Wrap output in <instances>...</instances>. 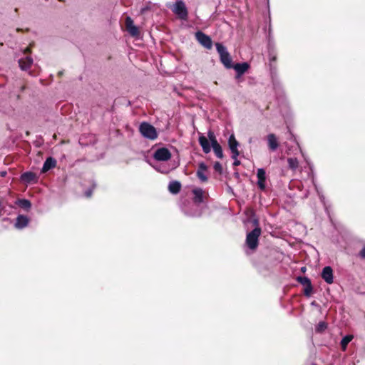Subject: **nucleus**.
<instances>
[{
	"label": "nucleus",
	"mask_w": 365,
	"mask_h": 365,
	"mask_svg": "<svg viewBox=\"0 0 365 365\" xmlns=\"http://www.w3.org/2000/svg\"><path fill=\"white\" fill-rule=\"evenodd\" d=\"M139 130L141 135L150 140H155L158 138V133L154 126L148 123L143 122L140 125Z\"/></svg>",
	"instance_id": "1"
},
{
	"label": "nucleus",
	"mask_w": 365,
	"mask_h": 365,
	"mask_svg": "<svg viewBox=\"0 0 365 365\" xmlns=\"http://www.w3.org/2000/svg\"><path fill=\"white\" fill-rule=\"evenodd\" d=\"M260 235L261 229L258 227L247 235L246 244L250 249L254 250L257 247Z\"/></svg>",
	"instance_id": "2"
},
{
	"label": "nucleus",
	"mask_w": 365,
	"mask_h": 365,
	"mask_svg": "<svg viewBox=\"0 0 365 365\" xmlns=\"http://www.w3.org/2000/svg\"><path fill=\"white\" fill-rule=\"evenodd\" d=\"M195 37L197 41L205 48L207 49H210L212 48V43L209 36L202 31H197L195 33Z\"/></svg>",
	"instance_id": "3"
},
{
	"label": "nucleus",
	"mask_w": 365,
	"mask_h": 365,
	"mask_svg": "<svg viewBox=\"0 0 365 365\" xmlns=\"http://www.w3.org/2000/svg\"><path fill=\"white\" fill-rule=\"evenodd\" d=\"M153 157L158 161H167L170 159L171 153L168 149L162 148L155 152Z\"/></svg>",
	"instance_id": "4"
},
{
	"label": "nucleus",
	"mask_w": 365,
	"mask_h": 365,
	"mask_svg": "<svg viewBox=\"0 0 365 365\" xmlns=\"http://www.w3.org/2000/svg\"><path fill=\"white\" fill-rule=\"evenodd\" d=\"M173 12L178 15L181 19H186L187 16V11L185 4L181 1H177L173 6Z\"/></svg>",
	"instance_id": "5"
},
{
	"label": "nucleus",
	"mask_w": 365,
	"mask_h": 365,
	"mask_svg": "<svg viewBox=\"0 0 365 365\" xmlns=\"http://www.w3.org/2000/svg\"><path fill=\"white\" fill-rule=\"evenodd\" d=\"M228 144H229L230 149L232 154V158L233 159H236L240 154V153L238 151V148H237L239 143L237 141V140L235 139V137L234 135H231L230 136L229 140H228Z\"/></svg>",
	"instance_id": "6"
},
{
	"label": "nucleus",
	"mask_w": 365,
	"mask_h": 365,
	"mask_svg": "<svg viewBox=\"0 0 365 365\" xmlns=\"http://www.w3.org/2000/svg\"><path fill=\"white\" fill-rule=\"evenodd\" d=\"M125 26L127 31L132 36H137L139 34V30L133 24V21L129 16L125 19Z\"/></svg>",
	"instance_id": "7"
},
{
	"label": "nucleus",
	"mask_w": 365,
	"mask_h": 365,
	"mask_svg": "<svg viewBox=\"0 0 365 365\" xmlns=\"http://www.w3.org/2000/svg\"><path fill=\"white\" fill-rule=\"evenodd\" d=\"M322 277L327 284H332L333 279V270L331 267H325L322 272Z\"/></svg>",
	"instance_id": "8"
},
{
	"label": "nucleus",
	"mask_w": 365,
	"mask_h": 365,
	"mask_svg": "<svg viewBox=\"0 0 365 365\" xmlns=\"http://www.w3.org/2000/svg\"><path fill=\"white\" fill-rule=\"evenodd\" d=\"M257 176L258 178L257 185L261 190H264L266 187V173L263 168H259L257 170Z\"/></svg>",
	"instance_id": "9"
},
{
	"label": "nucleus",
	"mask_w": 365,
	"mask_h": 365,
	"mask_svg": "<svg viewBox=\"0 0 365 365\" xmlns=\"http://www.w3.org/2000/svg\"><path fill=\"white\" fill-rule=\"evenodd\" d=\"M207 172V166L204 163H201L199 164L198 170L196 173L197 178L202 182H206L207 180V177L206 175Z\"/></svg>",
	"instance_id": "10"
},
{
	"label": "nucleus",
	"mask_w": 365,
	"mask_h": 365,
	"mask_svg": "<svg viewBox=\"0 0 365 365\" xmlns=\"http://www.w3.org/2000/svg\"><path fill=\"white\" fill-rule=\"evenodd\" d=\"M267 138L269 148L272 151L276 150L279 146V143L276 135L271 133L267 135Z\"/></svg>",
	"instance_id": "11"
},
{
	"label": "nucleus",
	"mask_w": 365,
	"mask_h": 365,
	"mask_svg": "<svg viewBox=\"0 0 365 365\" xmlns=\"http://www.w3.org/2000/svg\"><path fill=\"white\" fill-rule=\"evenodd\" d=\"M21 180L26 183H31L36 181V175L32 172H26L21 175Z\"/></svg>",
	"instance_id": "12"
},
{
	"label": "nucleus",
	"mask_w": 365,
	"mask_h": 365,
	"mask_svg": "<svg viewBox=\"0 0 365 365\" xmlns=\"http://www.w3.org/2000/svg\"><path fill=\"white\" fill-rule=\"evenodd\" d=\"M33 63V59L31 57H26L24 58H21L19 61V64L21 70L26 71L28 70Z\"/></svg>",
	"instance_id": "13"
},
{
	"label": "nucleus",
	"mask_w": 365,
	"mask_h": 365,
	"mask_svg": "<svg viewBox=\"0 0 365 365\" xmlns=\"http://www.w3.org/2000/svg\"><path fill=\"white\" fill-rule=\"evenodd\" d=\"M199 143L201 145L202 150L205 153H208L211 150V147L209 143V140L206 137L203 135H200L199 138Z\"/></svg>",
	"instance_id": "14"
},
{
	"label": "nucleus",
	"mask_w": 365,
	"mask_h": 365,
	"mask_svg": "<svg viewBox=\"0 0 365 365\" xmlns=\"http://www.w3.org/2000/svg\"><path fill=\"white\" fill-rule=\"evenodd\" d=\"M29 223V219L27 217L24 215H19L16 218V221L15 223V227L18 229H22L27 226Z\"/></svg>",
	"instance_id": "15"
},
{
	"label": "nucleus",
	"mask_w": 365,
	"mask_h": 365,
	"mask_svg": "<svg viewBox=\"0 0 365 365\" xmlns=\"http://www.w3.org/2000/svg\"><path fill=\"white\" fill-rule=\"evenodd\" d=\"M56 161L53 158H48L46 160V161L44 162V164H43V166L42 168V171L46 172L48 170H50L51 168H54L56 166Z\"/></svg>",
	"instance_id": "16"
},
{
	"label": "nucleus",
	"mask_w": 365,
	"mask_h": 365,
	"mask_svg": "<svg viewBox=\"0 0 365 365\" xmlns=\"http://www.w3.org/2000/svg\"><path fill=\"white\" fill-rule=\"evenodd\" d=\"M181 184L178 181L170 182L168 185L169 191L173 194H177L180 192Z\"/></svg>",
	"instance_id": "17"
},
{
	"label": "nucleus",
	"mask_w": 365,
	"mask_h": 365,
	"mask_svg": "<svg viewBox=\"0 0 365 365\" xmlns=\"http://www.w3.org/2000/svg\"><path fill=\"white\" fill-rule=\"evenodd\" d=\"M235 70L240 74H242L249 68L247 63H237L234 66Z\"/></svg>",
	"instance_id": "18"
},
{
	"label": "nucleus",
	"mask_w": 365,
	"mask_h": 365,
	"mask_svg": "<svg viewBox=\"0 0 365 365\" xmlns=\"http://www.w3.org/2000/svg\"><path fill=\"white\" fill-rule=\"evenodd\" d=\"M220 61L221 62L223 63V65L226 67V68H231L232 67V59H231V57L230 56V53H228L227 54L222 56L220 58Z\"/></svg>",
	"instance_id": "19"
},
{
	"label": "nucleus",
	"mask_w": 365,
	"mask_h": 365,
	"mask_svg": "<svg viewBox=\"0 0 365 365\" xmlns=\"http://www.w3.org/2000/svg\"><path fill=\"white\" fill-rule=\"evenodd\" d=\"M193 194L195 195V200L197 202L202 201L203 191L200 188H196L193 190Z\"/></svg>",
	"instance_id": "20"
},
{
	"label": "nucleus",
	"mask_w": 365,
	"mask_h": 365,
	"mask_svg": "<svg viewBox=\"0 0 365 365\" xmlns=\"http://www.w3.org/2000/svg\"><path fill=\"white\" fill-rule=\"evenodd\" d=\"M212 147L216 156L219 158H222L223 153L220 145L219 143H215Z\"/></svg>",
	"instance_id": "21"
},
{
	"label": "nucleus",
	"mask_w": 365,
	"mask_h": 365,
	"mask_svg": "<svg viewBox=\"0 0 365 365\" xmlns=\"http://www.w3.org/2000/svg\"><path fill=\"white\" fill-rule=\"evenodd\" d=\"M215 46H216V49H217L218 53L220 54V58L228 53L226 48L221 43H217L215 44Z\"/></svg>",
	"instance_id": "22"
},
{
	"label": "nucleus",
	"mask_w": 365,
	"mask_h": 365,
	"mask_svg": "<svg viewBox=\"0 0 365 365\" xmlns=\"http://www.w3.org/2000/svg\"><path fill=\"white\" fill-rule=\"evenodd\" d=\"M215 46H216V49H217L218 53L220 54V58L228 53L226 48L221 43H217L215 44Z\"/></svg>",
	"instance_id": "23"
},
{
	"label": "nucleus",
	"mask_w": 365,
	"mask_h": 365,
	"mask_svg": "<svg viewBox=\"0 0 365 365\" xmlns=\"http://www.w3.org/2000/svg\"><path fill=\"white\" fill-rule=\"evenodd\" d=\"M352 339H353V336L346 335L341 339V348L343 350H345L346 349V346L352 340Z\"/></svg>",
	"instance_id": "24"
},
{
	"label": "nucleus",
	"mask_w": 365,
	"mask_h": 365,
	"mask_svg": "<svg viewBox=\"0 0 365 365\" xmlns=\"http://www.w3.org/2000/svg\"><path fill=\"white\" fill-rule=\"evenodd\" d=\"M287 162L289 164V167L291 169L295 170L297 168L299 163H298V160H297V158H288Z\"/></svg>",
	"instance_id": "25"
},
{
	"label": "nucleus",
	"mask_w": 365,
	"mask_h": 365,
	"mask_svg": "<svg viewBox=\"0 0 365 365\" xmlns=\"http://www.w3.org/2000/svg\"><path fill=\"white\" fill-rule=\"evenodd\" d=\"M297 280L299 282H300L304 287L311 284V282H310L309 279L306 277H299L297 278Z\"/></svg>",
	"instance_id": "26"
},
{
	"label": "nucleus",
	"mask_w": 365,
	"mask_h": 365,
	"mask_svg": "<svg viewBox=\"0 0 365 365\" xmlns=\"http://www.w3.org/2000/svg\"><path fill=\"white\" fill-rule=\"evenodd\" d=\"M19 205L23 208L29 209L31 207V204L29 200L23 199L19 200Z\"/></svg>",
	"instance_id": "27"
},
{
	"label": "nucleus",
	"mask_w": 365,
	"mask_h": 365,
	"mask_svg": "<svg viewBox=\"0 0 365 365\" xmlns=\"http://www.w3.org/2000/svg\"><path fill=\"white\" fill-rule=\"evenodd\" d=\"M207 135L212 145H215V143H218L212 131H209Z\"/></svg>",
	"instance_id": "28"
},
{
	"label": "nucleus",
	"mask_w": 365,
	"mask_h": 365,
	"mask_svg": "<svg viewBox=\"0 0 365 365\" xmlns=\"http://www.w3.org/2000/svg\"><path fill=\"white\" fill-rule=\"evenodd\" d=\"M327 328V324L324 322H321L319 323V324L317 327V330L318 331H324Z\"/></svg>",
	"instance_id": "29"
},
{
	"label": "nucleus",
	"mask_w": 365,
	"mask_h": 365,
	"mask_svg": "<svg viewBox=\"0 0 365 365\" xmlns=\"http://www.w3.org/2000/svg\"><path fill=\"white\" fill-rule=\"evenodd\" d=\"M312 284L305 287V288H304V294H305V295L309 296L311 294V293H312Z\"/></svg>",
	"instance_id": "30"
},
{
	"label": "nucleus",
	"mask_w": 365,
	"mask_h": 365,
	"mask_svg": "<svg viewBox=\"0 0 365 365\" xmlns=\"http://www.w3.org/2000/svg\"><path fill=\"white\" fill-rule=\"evenodd\" d=\"M214 168L217 171H221L222 165L220 163H216L214 165Z\"/></svg>",
	"instance_id": "31"
},
{
	"label": "nucleus",
	"mask_w": 365,
	"mask_h": 365,
	"mask_svg": "<svg viewBox=\"0 0 365 365\" xmlns=\"http://www.w3.org/2000/svg\"><path fill=\"white\" fill-rule=\"evenodd\" d=\"M235 161L233 163V165L234 166H238L240 164V162L236 158V159H234Z\"/></svg>",
	"instance_id": "32"
},
{
	"label": "nucleus",
	"mask_w": 365,
	"mask_h": 365,
	"mask_svg": "<svg viewBox=\"0 0 365 365\" xmlns=\"http://www.w3.org/2000/svg\"><path fill=\"white\" fill-rule=\"evenodd\" d=\"M360 255L362 257H365V247L362 249V250L360 252Z\"/></svg>",
	"instance_id": "33"
},
{
	"label": "nucleus",
	"mask_w": 365,
	"mask_h": 365,
	"mask_svg": "<svg viewBox=\"0 0 365 365\" xmlns=\"http://www.w3.org/2000/svg\"><path fill=\"white\" fill-rule=\"evenodd\" d=\"M6 171H2L0 173V176H1V177H4V176H6Z\"/></svg>",
	"instance_id": "34"
},
{
	"label": "nucleus",
	"mask_w": 365,
	"mask_h": 365,
	"mask_svg": "<svg viewBox=\"0 0 365 365\" xmlns=\"http://www.w3.org/2000/svg\"><path fill=\"white\" fill-rule=\"evenodd\" d=\"M30 52H31V49H30V48H29V47L26 48L25 49V51H24V53H30Z\"/></svg>",
	"instance_id": "35"
},
{
	"label": "nucleus",
	"mask_w": 365,
	"mask_h": 365,
	"mask_svg": "<svg viewBox=\"0 0 365 365\" xmlns=\"http://www.w3.org/2000/svg\"><path fill=\"white\" fill-rule=\"evenodd\" d=\"M86 195L87 197H91V191L90 190V191L86 192Z\"/></svg>",
	"instance_id": "36"
},
{
	"label": "nucleus",
	"mask_w": 365,
	"mask_h": 365,
	"mask_svg": "<svg viewBox=\"0 0 365 365\" xmlns=\"http://www.w3.org/2000/svg\"><path fill=\"white\" fill-rule=\"evenodd\" d=\"M304 270H305V267L302 268V272H304Z\"/></svg>",
	"instance_id": "37"
},
{
	"label": "nucleus",
	"mask_w": 365,
	"mask_h": 365,
	"mask_svg": "<svg viewBox=\"0 0 365 365\" xmlns=\"http://www.w3.org/2000/svg\"><path fill=\"white\" fill-rule=\"evenodd\" d=\"M257 223H258L257 220H255V224L257 225Z\"/></svg>",
	"instance_id": "38"
}]
</instances>
